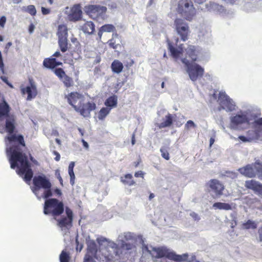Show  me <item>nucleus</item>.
I'll list each match as a JSON object with an SVG mask.
<instances>
[{
    "instance_id": "1",
    "label": "nucleus",
    "mask_w": 262,
    "mask_h": 262,
    "mask_svg": "<svg viewBox=\"0 0 262 262\" xmlns=\"http://www.w3.org/2000/svg\"><path fill=\"white\" fill-rule=\"evenodd\" d=\"M11 107L4 98L0 101V122L4 119L5 130L8 133L6 137L10 143H14L7 149L10 154L9 162L11 168H18L17 174L22 177L24 181L29 183L33 176L31 165L28 161L27 156L23 152L20 146L25 147L26 143L24 136L21 135L13 134L16 125L15 116L10 115Z\"/></svg>"
},
{
    "instance_id": "2",
    "label": "nucleus",
    "mask_w": 262,
    "mask_h": 262,
    "mask_svg": "<svg viewBox=\"0 0 262 262\" xmlns=\"http://www.w3.org/2000/svg\"><path fill=\"white\" fill-rule=\"evenodd\" d=\"M43 213L51 215L57 222V225L62 230L69 229L73 225V212L69 207H64L62 201L55 198L46 199Z\"/></svg>"
},
{
    "instance_id": "3",
    "label": "nucleus",
    "mask_w": 262,
    "mask_h": 262,
    "mask_svg": "<svg viewBox=\"0 0 262 262\" xmlns=\"http://www.w3.org/2000/svg\"><path fill=\"white\" fill-rule=\"evenodd\" d=\"M68 103L75 111L84 117H89L92 111L96 108V105L93 102L83 103V95L78 92H72L65 96Z\"/></svg>"
},
{
    "instance_id": "4",
    "label": "nucleus",
    "mask_w": 262,
    "mask_h": 262,
    "mask_svg": "<svg viewBox=\"0 0 262 262\" xmlns=\"http://www.w3.org/2000/svg\"><path fill=\"white\" fill-rule=\"evenodd\" d=\"M33 192L39 198L48 199L53 195L52 184L45 175L35 176L33 178Z\"/></svg>"
},
{
    "instance_id": "5",
    "label": "nucleus",
    "mask_w": 262,
    "mask_h": 262,
    "mask_svg": "<svg viewBox=\"0 0 262 262\" xmlns=\"http://www.w3.org/2000/svg\"><path fill=\"white\" fill-rule=\"evenodd\" d=\"M55 58H46L43 61V66L53 71L55 75L62 82L66 88H70L74 85L73 78L66 74L65 71L61 68H55Z\"/></svg>"
},
{
    "instance_id": "6",
    "label": "nucleus",
    "mask_w": 262,
    "mask_h": 262,
    "mask_svg": "<svg viewBox=\"0 0 262 262\" xmlns=\"http://www.w3.org/2000/svg\"><path fill=\"white\" fill-rule=\"evenodd\" d=\"M178 13L185 20L191 21L196 14L191 0H179L177 9Z\"/></svg>"
},
{
    "instance_id": "7",
    "label": "nucleus",
    "mask_w": 262,
    "mask_h": 262,
    "mask_svg": "<svg viewBox=\"0 0 262 262\" xmlns=\"http://www.w3.org/2000/svg\"><path fill=\"white\" fill-rule=\"evenodd\" d=\"M152 251L156 252V254L155 255L154 254H152V256L156 258L166 257L176 262L187 261L189 256L187 253L178 255L175 252L171 251L168 249L164 247L153 248Z\"/></svg>"
},
{
    "instance_id": "8",
    "label": "nucleus",
    "mask_w": 262,
    "mask_h": 262,
    "mask_svg": "<svg viewBox=\"0 0 262 262\" xmlns=\"http://www.w3.org/2000/svg\"><path fill=\"white\" fill-rule=\"evenodd\" d=\"M182 61L187 68V72L192 81H196L199 77L203 76L204 70L199 64L191 63L186 58L182 59Z\"/></svg>"
},
{
    "instance_id": "9",
    "label": "nucleus",
    "mask_w": 262,
    "mask_h": 262,
    "mask_svg": "<svg viewBox=\"0 0 262 262\" xmlns=\"http://www.w3.org/2000/svg\"><path fill=\"white\" fill-rule=\"evenodd\" d=\"M106 10V7L97 5H89L84 7L85 13L94 19H97L102 17Z\"/></svg>"
},
{
    "instance_id": "10",
    "label": "nucleus",
    "mask_w": 262,
    "mask_h": 262,
    "mask_svg": "<svg viewBox=\"0 0 262 262\" xmlns=\"http://www.w3.org/2000/svg\"><path fill=\"white\" fill-rule=\"evenodd\" d=\"M174 24L177 32L180 36L181 40L184 41L187 40L190 32L188 24L181 18H176Z\"/></svg>"
},
{
    "instance_id": "11",
    "label": "nucleus",
    "mask_w": 262,
    "mask_h": 262,
    "mask_svg": "<svg viewBox=\"0 0 262 262\" xmlns=\"http://www.w3.org/2000/svg\"><path fill=\"white\" fill-rule=\"evenodd\" d=\"M218 102L220 105V107L219 108V111L226 110L227 111L231 112L235 110V105L225 92H220L219 93Z\"/></svg>"
},
{
    "instance_id": "12",
    "label": "nucleus",
    "mask_w": 262,
    "mask_h": 262,
    "mask_svg": "<svg viewBox=\"0 0 262 262\" xmlns=\"http://www.w3.org/2000/svg\"><path fill=\"white\" fill-rule=\"evenodd\" d=\"M206 186L213 192L216 197H220L223 194L225 186L219 180L211 179L206 183Z\"/></svg>"
},
{
    "instance_id": "13",
    "label": "nucleus",
    "mask_w": 262,
    "mask_h": 262,
    "mask_svg": "<svg viewBox=\"0 0 262 262\" xmlns=\"http://www.w3.org/2000/svg\"><path fill=\"white\" fill-rule=\"evenodd\" d=\"M29 84L26 87H21L20 90L23 95L27 94V100H31L36 97L37 90L36 83L32 78H29Z\"/></svg>"
},
{
    "instance_id": "14",
    "label": "nucleus",
    "mask_w": 262,
    "mask_h": 262,
    "mask_svg": "<svg viewBox=\"0 0 262 262\" xmlns=\"http://www.w3.org/2000/svg\"><path fill=\"white\" fill-rule=\"evenodd\" d=\"M82 11L80 5H75L71 9L70 13L68 16L69 20L77 21L82 17Z\"/></svg>"
},
{
    "instance_id": "15",
    "label": "nucleus",
    "mask_w": 262,
    "mask_h": 262,
    "mask_svg": "<svg viewBox=\"0 0 262 262\" xmlns=\"http://www.w3.org/2000/svg\"><path fill=\"white\" fill-rule=\"evenodd\" d=\"M245 186L249 189H251L257 194L262 196V184L254 180H247L245 182Z\"/></svg>"
},
{
    "instance_id": "16",
    "label": "nucleus",
    "mask_w": 262,
    "mask_h": 262,
    "mask_svg": "<svg viewBox=\"0 0 262 262\" xmlns=\"http://www.w3.org/2000/svg\"><path fill=\"white\" fill-rule=\"evenodd\" d=\"M254 164H248L245 166L239 168L238 169L239 172L244 176L252 178L256 176V172L255 170Z\"/></svg>"
},
{
    "instance_id": "17",
    "label": "nucleus",
    "mask_w": 262,
    "mask_h": 262,
    "mask_svg": "<svg viewBox=\"0 0 262 262\" xmlns=\"http://www.w3.org/2000/svg\"><path fill=\"white\" fill-rule=\"evenodd\" d=\"M186 56L190 58L192 61H195L198 58V55L201 50L199 47L193 45H188L186 49Z\"/></svg>"
},
{
    "instance_id": "18",
    "label": "nucleus",
    "mask_w": 262,
    "mask_h": 262,
    "mask_svg": "<svg viewBox=\"0 0 262 262\" xmlns=\"http://www.w3.org/2000/svg\"><path fill=\"white\" fill-rule=\"evenodd\" d=\"M231 122L232 124L237 126L243 124H249V120L246 115H236L231 119Z\"/></svg>"
},
{
    "instance_id": "19",
    "label": "nucleus",
    "mask_w": 262,
    "mask_h": 262,
    "mask_svg": "<svg viewBox=\"0 0 262 262\" xmlns=\"http://www.w3.org/2000/svg\"><path fill=\"white\" fill-rule=\"evenodd\" d=\"M116 31L115 26L112 24H106L101 26L98 30V35L100 39L103 32H114Z\"/></svg>"
},
{
    "instance_id": "20",
    "label": "nucleus",
    "mask_w": 262,
    "mask_h": 262,
    "mask_svg": "<svg viewBox=\"0 0 262 262\" xmlns=\"http://www.w3.org/2000/svg\"><path fill=\"white\" fill-rule=\"evenodd\" d=\"M118 103V98L116 95H113L109 97L108 98L106 99L104 102V105L106 106V107H108V108H111V110L117 106Z\"/></svg>"
},
{
    "instance_id": "21",
    "label": "nucleus",
    "mask_w": 262,
    "mask_h": 262,
    "mask_svg": "<svg viewBox=\"0 0 262 262\" xmlns=\"http://www.w3.org/2000/svg\"><path fill=\"white\" fill-rule=\"evenodd\" d=\"M97 252V246L94 241L90 242L88 244L87 253L86 255H89L93 258L95 256Z\"/></svg>"
},
{
    "instance_id": "22",
    "label": "nucleus",
    "mask_w": 262,
    "mask_h": 262,
    "mask_svg": "<svg viewBox=\"0 0 262 262\" xmlns=\"http://www.w3.org/2000/svg\"><path fill=\"white\" fill-rule=\"evenodd\" d=\"M68 28L66 25H59L57 32L58 38H68Z\"/></svg>"
},
{
    "instance_id": "23",
    "label": "nucleus",
    "mask_w": 262,
    "mask_h": 262,
    "mask_svg": "<svg viewBox=\"0 0 262 262\" xmlns=\"http://www.w3.org/2000/svg\"><path fill=\"white\" fill-rule=\"evenodd\" d=\"M168 48L171 53V55L174 58H179L180 55L182 54L183 52L182 48L176 49L171 45L170 42H168Z\"/></svg>"
},
{
    "instance_id": "24",
    "label": "nucleus",
    "mask_w": 262,
    "mask_h": 262,
    "mask_svg": "<svg viewBox=\"0 0 262 262\" xmlns=\"http://www.w3.org/2000/svg\"><path fill=\"white\" fill-rule=\"evenodd\" d=\"M95 25L92 21H86L82 26V30L85 33L93 34L95 31Z\"/></svg>"
},
{
    "instance_id": "25",
    "label": "nucleus",
    "mask_w": 262,
    "mask_h": 262,
    "mask_svg": "<svg viewBox=\"0 0 262 262\" xmlns=\"http://www.w3.org/2000/svg\"><path fill=\"white\" fill-rule=\"evenodd\" d=\"M172 123H173L172 115L170 114H168V115H167L165 116V120L163 122L159 123L157 125V126L160 129L163 128H165L166 127H169V126H171L172 125Z\"/></svg>"
},
{
    "instance_id": "26",
    "label": "nucleus",
    "mask_w": 262,
    "mask_h": 262,
    "mask_svg": "<svg viewBox=\"0 0 262 262\" xmlns=\"http://www.w3.org/2000/svg\"><path fill=\"white\" fill-rule=\"evenodd\" d=\"M111 69L114 73L119 74L122 72L123 65L119 60L116 59L112 63Z\"/></svg>"
},
{
    "instance_id": "27",
    "label": "nucleus",
    "mask_w": 262,
    "mask_h": 262,
    "mask_svg": "<svg viewBox=\"0 0 262 262\" xmlns=\"http://www.w3.org/2000/svg\"><path fill=\"white\" fill-rule=\"evenodd\" d=\"M213 208L216 209L231 210L233 209L231 204L226 203L216 202L214 203L212 206Z\"/></svg>"
},
{
    "instance_id": "28",
    "label": "nucleus",
    "mask_w": 262,
    "mask_h": 262,
    "mask_svg": "<svg viewBox=\"0 0 262 262\" xmlns=\"http://www.w3.org/2000/svg\"><path fill=\"white\" fill-rule=\"evenodd\" d=\"M121 181L125 185L133 186L135 184V182L133 180V176L131 174L128 173L121 178Z\"/></svg>"
},
{
    "instance_id": "29",
    "label": "nucleus",
    "mask_w": 262,
    "mask_h": 262,
    "mask_svg": "<svg viewBox=\"0 0 262 262\" xmlns=\"http://www.w3.org/2000/svg\"><path fill=\"white\" fill-rule=\"evenodd\" d=\"M111 112V108L103 107L100 109L98 113V118L100 120H103Z\"/></svg>"
},
{
    "instance_id": "30",
    "label": "nucleus",
    "mask_w": 262,
    "mask_h": 262,
    "mask_svg": "<svg viewBox=\"0 0 262 262\" xmlns=\"http://www.w3.org/2000/svg\"><path fill=\"white\" fill-rule=\"evenodd\" d=\"M257 227V225L255 222L248 220L246 222L244 223L242 225V227L243 229H255Z\"/></svg>"
},
{
    "instance_id": "31",
    "label": "nucleus",
    "mask_w": 262,
    "mask_h": 262,
    "mask_svg": "<svg viewBox=\"0 0 262 262\" xmlns=\"http://www.w3.org/2000/svg\"><path fill=\"white\" fill-rule=\"evenodd\" d=\"M75 166V162H71L69 165L68 172L70 177V183L73 185L74 184V181L75 179V174L74 172V167Z\"/></svg>"
},
{
    "instance_id": "32",
    "label": "nucleus",
    "mask_w": 262,
    "mask_h": 262,
    "mask_svg": "<svg viewBox=\"0 0 262 262\" xmlns=\"http://www.w3.org/2000/svg\"><path fill=\"white\" fill-rule=\"evenodd\" d=\"M58 45L62 52H65L68 48V38H58Z\"/></svg>"
},
{
    "instance_id": "33",
    "label": "nucleus",
    "mask_w": 262,
    "mask_h": 262,
    "mask_svg": "<svg viewBox=\"0 0 262 262\" xmlns=\"http://www.w3.org/2000/svg\"><path fill=\"white\" fill-rule=\"evenodd\" d=\"M70 253L64 250H62L59 256L60 262H70Z\"/></svg>"
},
{
    "instance_id": "34",
    "label": "nucleus",
    "mask_w": 262,
    "mask_h": 262,
    "mask_svg": "<svg viewBox=\"0 0 262 262\" xmlns=\"http://www.w3.org/2000/svg\"><path fill=\"white\" fill-rule=\"evenodd\" d=\"M230 217H231V220H229L228 223L230 224L231 228H234L237 224V217L236 213H231L230 214Z\"/></svg>"
},
{
    "instance_id": "35",
    "label": "nucleus",
    "mask_w": 262,
    "mask_h": 262,
    "mask_svg": "<svg viewBox=\"0 0 262 262\" xmlns=\"http://www.w3.org/2000/svg\"><path fill=\"white\" fill-rule=\"evenodd\" d=\"M256 173H257L259 178H262V163L255 162L254 164Z\"/></svg>"
},
{
    "instance_id": "36",
    "label": "nucleus",
    "mask_w": 262,
    "mask_h": 262,
    "mask_svg": "<svg viewBox=\"0 0 262 262\" xmlns=\"http://www.w3.org/2000/svg\"><path fill=\"white\" fill-rule=\"evenodd\" d=\"M247 135L248 137H252L253 138V141L258 140L259 137V134L258 132L250 130L247 132Z\"/></svg>"
},
{
    "instance_id": "37",
    "label": "nucleus",
    "mask_w": 262,
    "mask_h": 262,
    "mask_svg": "<svg viewBox=\"0 0 262 262\" xmlns=\"http://www.w3.org/2000/svg\"><path fill=\"white\" fill-rule=\"evenodd\" d=\"M162 157L166 160L170 159L169 154L166 147H162L160 149Z\"/></svg>"
},
{
    "instance_id": "38",
    "label": "nucleus",
    "mask_w": 262,
    "mask_h": 262,
    "mask_svg": "<svg viewBox=\"0 0 262 262\" xmlns=\"http://www.w3.org/2000/svg\"><path fill=\"white\" fill-rule=\"evenodd\" d=\"M26 11L32 16H35L36 14V10L34 5H29L27 8Z\"/></svg>"
},
{
    "instance_id": "39",
    "label": "nucleus",
    "mask_w": 262,
    "mask_h": 262,
    "mask_svg": "<svg viewBox=\"0 0 262 262\" xmlns=\"http://www.w3.org/2000/svg\"><path fill=\"white\" fill-rule=\"evenodd\" d=\"M133 247H134V245L130 243H122V245H121V248L126 250H129L132 249Z\"/></svg>"
},
{
    "instance_id": "40",
    "label": "nucleus",
    "mask_w": 262,
    "mask_h": 262,
    "mask_svg": "<svg viewBox=\"0 0 262 262\" xmlns=\"http://www.w3.org/2000/svg\"><path fill=\"white\" fill-rule=\"evenodd\" d=\"M238 139L244 142H251L252 141H253V138L248 137V136L245 137L244 136H239L238 137Z\"/></svg>"
},
{
    "instance_id": "41",
    "label": "nucleus",
    "mask_w": 262,
    "mask_h": 262,
    "mask_svg": "<svg viewBox=\"0 0 262 262\" xmlns=\"http://www.w3.org/2000/svg\"><path fill=\"white\" fill-rule=\"evenodd\" d=\"M108 45L111 48L114 49H116L117 48V45L116 44L114 38H112L108 40Z\"/></svg>"
},
{
    "instance_id": "42",
    "label": "nucleus",
    "mask_w": 262,
    "mask_h": 262,
    "mask_svg": "<svg viewBox=\"0 0 262 262\" xmlns=\"http://www.w3.org/2000/svg\"><path fill=\"white\" fill-rule=\"evenodd\" d=\"M195 125L192 120H188L185 124V128L189 129L190 127H195Z\"/></svg>"
},
{
    "instance_id": "43",
    "label": "nucleus",
    "mask_w": 262,
    "mask_h": 262,
    "mask_svg": "<svg viewBox=\"0 0 262 262\" xmlns=\"http://www.w3.org/2000/svg\"><path fill=\"white\" fill-rule=\"evenodd\" d=\"M190 215L193 218L195 221H199L200 220L199 215L194 212H192L190 213Z\"/></svg>"
},
{
    "instance_id": "44",
    "label": "nucleus",
    "mask_w": 262,
    "mask_h": 262,
    "mask_svg": "<svg viewBox=\"0 0 262 262\" xmlns=\"http://www.w3.org/2000/svg\"><path fill=\"white\" fill-rule=\"evenodd\" d=\"M84 262H95L93 258L89 255H85L84 258Z\"/></svg>"
},
{
    "instance_id": "45",
    "label": "nucleus",
    "mask_w": 262,
    "mask_h": 262,
    "mask_svg": "<svg viewBox=\"0 0 262 262\" xmlns=\"http://www.w3.org/2000/svg\"><path fill=\"white\" fill-rule=\"evenodd\" d=\"M1 79L10 88H13V85H12V84L9 83V82L8 81L7 77H6V76H1Z\"/></svg>"
},
{
    "instance_id": "46",
    "label": "nucleus",
    "mask_w": 262,
    "mask_h": 262,
    "mask_svg": "<svg viewBox=\"0 0 262 262\" xmlns=\"http://www.w3.org/2000/svg\"><path fill=\"white\" fill-rule=\"evenodd\" d=\"M6 22V18L5 16H3L0 18V26L2 28L4 27Z\"/></svg>"
},
{
    "instance_id": "47",
    "label": "nucleus",
    "mask_w": 262,
    "mask_h": 262,
    "mask_svg": "<svg viewBox=\"0 0 262 262\" xmlns=\"http://www.w3.org/2000/svg\"><path fill=\"white\" fill-rule=\"evenodd\" d=\"M259 242H262V225L259 228L258 230Z\"/></svg>"
},
{
    "instance_id": "48",
    "label": "nucleus",
    "mask_w": 262,
    "mask_h": 262,
    "mask_svg": "<svg viewBox=\"0 0 262 262\" xmlns=\"http://www.w3.org/2000/svg\"><path fill=\"white\" fill-rule=\"evenodd\" d=\"M144 176V173L141 170L138 171L136 172L135 173V177L136 178L141 177V178H143Z\"/></svg>"
},
{
    "instance_id": "49",
    "label": "nucleus",
    "mask_w": 262,
    "mask_h": 262,
    "mask_svg": "<svg viewBox=\"0 0 262 262\" xmlns=\"http://www.w3.org/2000/svg\"><path fill=\"white\" fill-rule=\"evenodd\" d=\"M134 64V61L132 59H129V60L125 62V66L128 68L132 67Z\"/></svg>"
},
{
    "instance_id": "50",
    "label": "nucleus",
    "mask_w": 262,
    "mask_h": 262,
    "mask_svg": "<svg viewBox=\"0 0 262 262\" xmlns=\"http://www.w3.org/2000/svg\"><path fill=\"white\" fill-rule=\"evenodd\" d=\"M41 10L43 15H47L50 13V10L49 9L42 7Z\"/></svg>"
},
{
    "instance_id": "51",
    "label": "nucleus",
    "mask_w": 262,
    "mask_h": 262,
    "mask_svg": "<svg viewBox=\"0 0 262 262\" xmlns=\"http://www.w3.org/2000/svg\"><path fill=\"white\" fill-rule=\"evenodd\" d=\"M53 154L56 156L54 159L56 161H59L60 159V155L57 151H53Z\"/></svg>"
},
{
    "instance_id": "52",
    "label": "nucleus",
    "mask_w": 262,
    "mask_h": 262,
    "mask_svg": "<svg viewBox=\"0 0 262 262\" xmlns=\"http://www.w3.org/2000/svg\"><path fill=\"white\" fill-rule=\"evenodd\" d=\"M29 159L33 163H34V164L35 165H37L38 164V162L37 161V160H36L32 156V155L31 154H29Z\"/></svg>"
},
{
    "instance_id": "53",
    "label": "nucleus",
    "mask_w": 262,
    "mask_h": 262,
    "mask_svg": "<svg viewBox=\"0 0 262 262\" xmlns=\"http://www.w3.org/2000/svg\"><path fill=\"white\" fill-rule=\"evenodd\" d=\"M56 176H57V179H58L59 181L60 182V184H61V185L62 186H63V180H62V179L59 173V172H58L57 174L56 173Z\"/></svg>"
},
{
    "instance_id": "54",
    "label": "nucleus",
    "mask_w": 262,
    "mask_h": 262,
    "mask_svg": "<svg viewBox=\"0 0 262 262\" xmlns=\"http://www.w3.org/2000/svg\"><path fill=\"white\" fill-rule=\"evenodd\" d=\"M187 262H200L196 259V257L195 255L192 256L191 259L188 260Z\"/></svg>"
},
{
    "instance_id": "55",
    "label": "nucleus",
    "mask_w": 262,
    "mask_h": 262,
    "mask_svg": "<svg viewBox=\"0 0 262 262\" xmlns=\"http://www.w3.org/2000/svg\"><path fill=\"white\" fill-rule=\"evenodd\" d=\"M256 124L262 126V118H260L255 121Z\"/></svg>"
},
{
    "instance_id": "56",
    "label": "nucleus",
    "mask_w": 262,
    "mask_h": 262,
    "mask_svg": "<svg viewBox=\"0 0 262 262\" xmlns=\"http://www.w3.org/2000/svg\"><path fill=\"white\" fill-rule=\"evenodd\" d=\"M34 26L33 24H31L30 26H29V31L30 33H32L33 31H34Z\"/></svg>"
},
{
    "instance_id": "57",
    "label": "nucleus",
    "mask_w": 262,
    "mask_h": 262,
    "mask_svg": "<svg viewBox=\"0 0 262 262\" xmlns=\"http://www.w3.org/2000/svg\"><path fill=\"white\" fill-rule=\"evenodd\" d=\"M54 192L56 194H57L58 196H61V194H62V192L61 191V190L58 189V188H56L54 190Z\"/></svg>"
},
{
    "instance_id": "58",
    "label": "nucleus",
    "mask_w": 262,
    "mask_h": 262,
    "mask_svg": "<svg viewBox=\"0 0 262 262\" xmlns=\"http://www.w3.org/2000/svg\"><path fill=\"white\" fill-rule=\"evenodd\" d=\"M82 141V144H83V146H84L85 148L88 149V148H89V144H88V143H87V142H86L84 140H83V139H82V141Z\"/></svg>"
},
{
    "instance_id": "59",
    "label": "nucleus",
    "mask_w": 262,
    "mask_h": 262,
    "mask_svg": "<svg viewBox=\"0 0 262 262\" xmlns=\"http://www.w3.org/2000/svg\"><path fill=\"white\" fill-rule=\"evenodd\" d=\"M61 56V54L59 51H56L54 53V54L52 55V56L55 57H58Z\"/></svg>"
},
{
    "instance_id": "60",
    "label": "nucleus",
    "mask_w": 262,
    "mask_h": 262,
    "mask_svg": "<svg viewBox=\"0 0 262 262\" xmlns=\"http://www.w3.org/2000/svg\"><path fill=\"white\" fill-rule=\"evenodd\" d=\"M193 1L195 3H198L199 4H202L206 1V0H193Z\"/></svg>"
},
{
    "instance_id": "61",
    "label": "nucleus",
    "mask_w": 262,
    "mask_h": 262,
    "mask_svg": "<svg viewBox=\"0 0 262 262\" xmlns=\"http://www.w3.org/2000/svg\"><path fill=\"white\" fill-rule=\"evenodd\" d=\"M55 68H57L56 67L59 66H62V63L60 61H57V60L55 59Z\"/></svg>"
},
{
    "instance_id": "62",
    "label": "nucleus",
    "mask_w": 262,
    "mask_h": 262,
    "mask_svg": "<svg viewBox=\"0 0 262 262\" xmlns=\"http://www.w3.org/2000/svg\"><path fill=\"white\" fill-rule=\"evenodd\" d=\"M12 43L11 42H8L5 46V49L8 50L9 49V48L12 46Z\"/></svg>"
},
{
    "instance_id": "63",
    "label": "nucleus",
    "mask_w": 262,
    "mask_h": 262,
    "mask_svg": "<svg viewBox=\"0 0 262 262\" xmlns=\"http://www.w3.org/2000/svg\"><path fill=\"white\" fill-rule=\"evenodd\" d=\"M135 142H136V141H135V135L133 134L132 135V145H134L135 143Z\"/></svg>"
},
{
    "instance_id": "64",
    "label": "nucleus",
    "mask_w": 262,
    "mask_h": 262,
    "mask_svg": "<svg viewBox=\"0 0 262 262\" xmlns=\"http://www.w3.org/2000/svg\"><path fill=\"white\" fill-rule=\"evenodd\" d=\"M209 141H210V146H211L214 142V139L213 138H211L210 139Z\"/></svg>"
}]
</instances>
